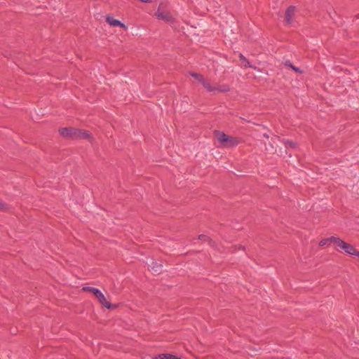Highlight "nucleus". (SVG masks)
I'll use <instances>...</instances> for the list:
<instances>
[{
	"instance_id": "1",
	"label": "nucleus",
	"mask_w": 359,
	"mask_h": 359,
	"mask_svg": "<svg viewBox=\"0 0 359 359\" xmlns=\"http://www.w3.org/2000/svg\"><path fill=\"white\" fill-rule=\"evenodd\" d=\"M82 290L83 291L93 293L97 298L100 304L107 309H112L116 308V305L111 304L107 300L104 294L99 289L86 286L83 287Z\"/></svg>"
},
{
	"instance_id": "2",
	"label": "nucleus",
	"mask_w": 359,
	"mask_h": 359,
	"mask_svg": "<svg viewBox=\"0 0 359 359\" xmlns=\"http://www.w3.org/2000/svg\"><path fill=\"white\" fill-rule=\"evenodd\" d=\"M216 137L218 142L225 147H233L238 144V140L236 138L228 136L223 132H217Z\"/></svg>"
},
{
	"instance_id": "3",
	"label": "nucleus",
	"mask_w": 359,
	"mask_h": 359,
	"mask_svg": "<svg viewBox=\"0 0 359 359\" xmlns=\"http://www.w3.org/2000/svg\"><path fill=\"white\" fill-rule=\"evenodd\" d=\"M201 85L205 88L207 92L215 94L217 92L226 93L230 90V88L227 85H216L212 86L211 83L205 79L201 83Z\"/></svg>"
},
{
	"instance_id": "4",
	"label": "nucleus",
	"mask_w": 359,
	"mask_h": 359,
	"mask_svg": "<svg viewBox=\"0 0 359 359\" xmlns=\"http://www.w3.org/2000/svg\"><path fill=\"white\" fill-rule=\"evenodd\" d=\"M337 247L336 250L338 251L342 250L346 254L359 257V251L355 250L353 245L344 242L339 238L337 241Z\"/></svg>"
},
{
	"instance_id": "5",
	"label": "nucleus",
	"mask_w": 359,
	"mask_h": 359,
	"mask_svg": "<svg viewBox=\"0 0 359 359\" xmlns=\"http://www.w3.org/2000/svg\"><path fill=\"white\" fill-rule=\"evenodd\" d=\"M77 129L74 128H63L59 130L60 134L62 137H70L75 138Z\"/></svg>"
},
{
	"instance_id": "6",
	"label": "nucleus",
	"mask_w": 359,
	"mask_h": 359,
	"mask_svg": "<svg viewBox=\"0 0 359 359\" xmlns=\"http://www.w3.org/2000/svg\"><path fill=\"white\" fill-rule=\"evenodd\" d=\"M106 22L112 27H121L126 29V26L122 23L120 20L113 18L112 17L107 16L106 18Z\"/></svg>"
},
{
	"instance_id": "7",
	"label": "nucleus",
	"mask_w": 359,
	"mask_h": 359,
	"mask_svg": "<svg viewBox=\"0 0 359 359\" xmlns=\"http://www.w3.org/2000/svg\"><path fill=\"white\" fill-rule=\"evenodd\" d=\"M295 7L290 6L287 8L285 11V20L288 25H290L292 22V18L294 14Z\"/></svg>"
},
{
	"instance_id": "8",
	"label": "nucleus",
	"mask_w": 359,
	"mask_h": 359,
	"mask_svg": "<svg viewBox=\"0 0 359 359\" xmlns=\"http://www.w3.org/2000/svg\"><path fill=\"white\" fill-rule=\"evenodd\" d=\"M338 237L331 236L329 238H324L321 240L319 243L320 246H325L326 245H329L330 243H334L336 245L337 244Z\"/></svg>"
},
{
	"instance_id": "9",
	"label": "nucleus",
	"mask_w": 359,
	"mask_h": 359,
	"mask_svg": "<svg viewBox=\"0 0 359 359\" xmlns=\"http://www.w3.org/2000/svg\"><path fill=\"white\" fill-rule=\"evenodd\" d=\"M152 271L156 273H161L162 272L163 266L161 264L152 261L151 264L149 265Z\"/></svg>"
},
{
	"instance_id": "10",
	"label": "nucleus",
	"mask_w": 359,
	"mask_h": 359,
	"mask_svg": "<svg viewBox=\"0 0 359 359\" xmlns=\"http://www.w3.org/2000/svg\"><path fill=\"white\" fill-rule=\"evenodd\" d=\"M154 359H182L171 353H162L156 355Z\"/></svg>"
},
{
	"instance_id": "11",
	"label": "nucleus",
	"mask_w": 359,
	"mask_h": 359,
	"mask_svg": "<svg viewBox=\"0 0 359 359\" xmlns=\"http://www.w3.org/2000/svg\"><path fill=\"white\" fill-rule=\"evenodd\" d=\"M89 137V133L86 130H82L77 129L75 138L79 139H87Z\"/></svg>"
},
{
	"instance_id": "12",
	"label": "nucleus",
	"mask_w": 359,
	"mask_h": 359,
	"mask_svg": "<svg viewBox=\"0 0 359 359\" xmlns=\"http://www.w3.org/2000/svg\"><path fill=\"white\" fill-rule=\"evenodd\" d=\"M239 58L243 62V67L244 68H252L251 63L247 60V58L242 54L239 53Z\"/></svg>"
},
{
	"instance_id": "13",
	"label": "nucleus",
	"mask_w": 359,
	"mask_h": 359,
	"mask_svg": "<svg viewBox=\"0 0 359 359\" xmlns=\"http://www.w3.org/2000/svg\"><path fill=\"white\" fill-rule=\"evenodd\" d=\"M283 143L284 144L286 148L290 147L292 149H294L297 146V143L295 142L289 140H283Z\"/></svg>"
},
{
	"instance_id": "14",
	"label": "nucleus",
	"mask_w": 359,
	"mask_h": 359,
	"mask_svg": "<svg viewBox=\"0 0 359 359\" xmlns=\"http://www.w3.org/2000/svg\"><path fill=\"white\" fill-rule=\"evenodd\" d=\"M189 74L201 83L205 79V77L202 74H197V73H194V72H189Z\"/></svg>"
},
{
	"instance_id": "15",
	"label": "nucleus",
	"mask_w": 359,
	"mask_h": 359,
	"mask_svg": "<svg viewBox=\"0 0 359 359\" xmlns=\"http://www.w3.org/2000/svg\"><path fill=\"white\" fill-rule=\"evenodd\" d=\"M156 15H157V17L159 19L165 20H168V21H169L170 20V18H171L169 15H166V14H164L163 13H161V12H159V11H158L156 12Z\"/></svg>"
},
{
	"instance_id": "16",
	"label": "nucleus",
	"mask_w": 359,
	"mask_h": 359,
	"mask_svg": "<svg viewBox=\"0 0 359 359\" xmlns=\"http://www.w3.org/2000/svg\"><path fill=\"white\" fill-rule=\"evenodd\" d=\"M285 65L290 67L296 72H299V73L302 72V71L300 70V69L299 67H297L294 66L293 65H292V63L290 61H286Z\"/></svg>"
},
{
	"instance_id": "17",
	"label": "nucleus",
	"mask_w": 359,
	"mask_h": 359,
	"mask_svg": "<svg viewBox=\"0 0 359 359\" xmlns=\"http://www.w3.org/2000/svg\"><path fill=\"white\" fill-rule=\"evenodd\" d=\"M198 239L205 241L208 239V237L205 235L201 234L198 236Z\"/></svg>"
},
{
	"instance_id": "18",
	"label": "nucleus",
	"mask_w": 359,
	"mask_h": 359,
	"mask_svg": "<svg viewBox=\"0 0 359 359\" xmlns=\"http://www.w3.org/2000/svg\"><path fill=\"white\" fill-rule=\"evenodd\" d=\"M239 249H243V248L241 245H239Z\"/></svg>"
},
{
	"instance_id": "19",
	"label": "nucleus",
	"mask_w": 359,
	"mask_h": 359,
	"mask_svg": "<svg viewBox=\"0 0 359 359\" xmlns=\"http://www.w3.org/2000/svg\"><path fill=\"white\" fill-rule=\"evenodd\" d=\"M264 136L267 137V138L269 137V136L267 135H266V134Z\"/></svg>"
}]
</instances>
